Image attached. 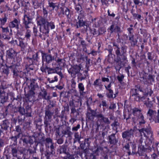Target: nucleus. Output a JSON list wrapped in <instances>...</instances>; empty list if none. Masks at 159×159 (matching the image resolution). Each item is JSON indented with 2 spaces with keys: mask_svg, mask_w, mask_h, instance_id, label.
Listing matches in <instances>:
<instances>
[{
  "mask_svg": "<svg viewBox=\"0 0 159 159\" xmlns=\"http://www.w3.org/2000/svg\"><path fill=\"white\" fill-rule=\"evenodd\" d=\"M48 6L47 7H52V10H53L55 7H57L56 3L52 2L50 0L48 1Z\"/></svg>",
  "mask_w": 159,
  "mask_h": 159,
  "instance_id": "obj_62",
  "label": "nucleus"
},
{
  "mask_svg": "<svg viewBox=\"0 0 159 159\" xmlns=\"http://www.w3.org/2000/svg\"><path fill=\"white\" fill-rule=\"evenodd\" d=\"M66 156L62 157L63 159H75L77 156L75 154H70L68 152L66 154Z\"/></svg>",
  "mask_w": 159,
  "mask_h": 159,
  "instance_id": "obj_44",
  "label": "nucleus"
},
{
  "mask_svg": "<svg viewBox=\"0 0 159 159\" xmlns=\"http://www.w3.org/2000/svg\"><path fill=\"white\" fill-rule=\"evenodd\" d=\"M112 45L113 46L115 47L114 49L115 50V53L117 57L119 58V60L120 61L122 60L123 61L126 60L127 57L125 54L127 48V47L125 45H123L120 48L119 45L115 42L113 43Z\"/></svg>",
  "mask_w": 159,
  "mask_h": 159,
  "instance_id": "obj_3",
  "label": "nucleus"
},
{
  "mask_svg": "<svg viewBox=\"0 0 159 159\" xmlns=\"http://www.w3.org/2000/svg\"><path fill=\"white\" fill-rule=\"evenodd\" d=\"M8 100L7 94L5 95H0V103L4 104L7 102Z\"/></svg>",
  "mask_w": 159,
  "mask_h": 159,
  "instance_id": "obj_50",
  "label": "nucleus"
},
{
  "mask_svg": "<svg viewBox=\"0 0 159 159\" xmlns=\"http://www.w3.org/2000/svg\"><path fill=\"white\" fill-rule=\"evenodd\" d=\"M23 145L26 146L28 144H32L34 143V141L30 137H27L22 139Z\"/></svg>",
  "mask_w": 159,
  "mask_h": 159,
  "instance_id": "obj_32",
  "label": "nucleus"
},
{
  "mask_svg": "<svg viewBox=\"0 0 159 159\" xmlns=\"http://www.w3.org/2000/svg\"><path fill=\"white\" fill-rule=\"evenodd\" d=\"M43 3L41 0H34L33 2V5L34 9H38L40 7Z\"/></svg>",
  "mask_w": 159,
  "mask_h": 159,
  "instance_id": "obj_38",
  "label": "nucleus"
},
{
  "mask_svg": "<svg viewBox=\"0 0 159 159\" xmlns=\"http://www.w3.org/2000/svg\"><path fill=\"white\" fill-rule=\"evenodd\" d=\"M47 95V93L45 90H44L39 93V96L40 98L48 101L51 98L50 96Z\"/></svg>",
  "mask_w": 159,
  "mask_h": 159,
  "instance_id": "obj_28",
  "label": "nucleus"
},
{
  "mask_svg": "<svg viewBox=\"0 0 159 159\" xmlns=\"http://www.w3.org/2000/svg\"><path fill=\"white\" fill-rule=\"evenodd\" d=\"M114 66L116 71H119L122 67L121 62L119 61H116Z\"/></svg>",
  "mask_w": 159,
  "mask_h": 159,
  "instance_id": "obj_56",
  "label": "nucleus"
},
{
  "mask_svg": "<svg viewBox=\"0 0 159 159\" xmlns=\"http://www.w3.org/2000/svg\"><path fill=\"white\" fill-rule=\"evenodd\" d=\"M54 105L50 103L46 106L45 110V116L44 119L51 120L52 118V116L54 114L53 110Z\"/></svg>",
  "mask_w": 159,
  "mask_h": 159,
  "instance_id": "obj_11",
  "label": "nucleus"
},
{
  "mask_svg": "<svg viewBox=\"0 0 159 159\" xmlns=\"http://www.w3.org/2000/svg\"><path fill=\"white\" fill-rule=\"evenodd\" d=\"M75 139L74 141V143H75L77 142H78L80 143V139H81V136L79 134L78 132H75L74 133Z\"/></svg>",
  "mask_w": 159,
  "mask_h": 159,
  "instance_id": "obj_46",
  "label": "nucleus"
},
{
  "mask_svg": "<svg viewBox=\"0 0 159 159\" xmlns=\"http://www.w3.org/2000/svg\"><path fill=\"white\" fill-rule=\"evenodd\" d=\"M9 68L11 69V71L12 72L13 74V77L15 79H16L18 76L20 77V75L22 74L20 73L21 72H23V71L19 72L18 71L16 67V65L14 64H12L10 65L9 66Z\"/></svg>",
  "mask_w": 159,
  "mask_h": 159,
  "instance_id": "obj_21",
  "label": "nucleus"
},
{
  "mask_svg": "<svg viewBox=\"0 0 159 159\" xmlns=\"http://www.w3.org/2000/svg\"><path fill=\"white\" fill-rule=\"evenodd\" d=\"M139 75L140 78L142 79L141 80L145 84L149 83V82L148 81V74L144 72H141L139 73Z\"/></svg>",
  "mask_w": 159,
  "mask_h": 159,
  "instance_id": "obj_30",
  "label": "nucleus"
},
{
  "mask_svg": "<svg viewBox=\"0 0 159 159\" xmlns=\"http://www.w3.org/2000/svg\"><path fill=\"white\" fill-rule=\"evenodd\" d=\"M112 82L111 81L107 85H104V87L106 90L108 92L107 93L106 95L108 98H112L113 96V91L111 89Z\"/></svg>",
  "mask_w": 159,
  "mask_h": 159,
  "instance_id": "obj_19",
  "label": "nucleus"
},
{
  "mask_svg": "<svg viewBox=\"0 0 159 159\" xmlns=\"http://www.w3.org/2000/svg\"><path fill=\"white\" fill-rule=\"evenodd\" d=\"M20 24V20L19 19L14 18L9 24V27L10 28H16L18 30L19 25Z\"/></svg>",
  "mask_w": 159,
  "mask_h": 159,
  "instance_id": "obj_17",
  "label": "nucleus"
},
{
  "mask_svg": "<svg viewBox=\"0 0 159 159\" xmlns=\"http://www.w3.org/2000/svg\"><path fill=\"white\" fill-rule=\"evenodd\" d=\"M136 133L139 134L141 136L143 135L146 138V141H148V145H151L153 143V138L152 137V132L151 131L150 127L149 126L147 128H143L141 129H137Z\"/></svg>",
  "mask_w": 159,
  "mask_h": 159,
  "instance_id": "obj_2",
  "label": "nucleus"
},
{
  "mask_svg": "<svg viewBox=\"0 0 159 159\" xmlns=\"http://www.w3.org/2000/svg\"><path fill=\"white\" fill-rule=\"evenodd\" d=\"M33 33L34 34L35 36L39 37L42 39L45 40L46 39V37H48L49 36V33H47L44 34L41 31H40V32H39L35 26L33 27Z\"/></svg>",
  "mask_w": 159,
  "mask_h": 159,
  "instance_id": "obj_15",
  "label": "nucleus"
},
{
  "mask_svg": "<svg viewBox=\"0 0 159 159\" xmlns=\"http://www.w3.org/2000/svg\"><path fill=\"white\" fill-rule=\"evenodd\" d=\"M35 94L34 91L30 89L28 93L25 95L28 101L30 102L34 101L35 100L34 95Z\"/></svg>",
  "mask_w": 159,
  "mask_h": 159,
  "instance_id": "obj_25",
  "label": "nucleus"
},
{
  "mask_svg": "<svg viewBox=\"0 0 159 159\" xmlns=\"http://www.w3.org/2000/svg\"><path fill=\"white\" fill-rule=\"evenodd\" d=\"M16 112H18L22 115H25V109L24 107H16Z\"/></svg>",
  "mask_w": 159,
  "mask_h": 159,
  "instance_id": "obj_47",
  "label": "nucleus"
},
{
  "mask_svg": "<svg viewBox=\"0 0 159 159\" xmlns=\"http://www.w3.org/2000/svg\"><path fill=\"white\" fill-rule=\"evenodd\" d=\"M46 25L48 29H49V27H50L51 29L52 30L55 29V27L54 23L52 21L50 22L48 21Z\"/></svg>",
  "mask_w": 159,
  "mask_h": 159,
  "instance_id": "obj_59",
  "label": "nucleus"
},
{
  "mask_svg": "<svg viewBox=\"0 0 159 159\" xmlns=\"http://www.w3.org/2000/svg\"><path fill=\"white\" fill-rule=\"evenodd\" d=\"M96 110H90V111L88 112L86 116L89 120L93 121L94 117H97Z\"/></svg>",
  "mask_w": 159,
  "mask_h": 159,
  "instance_id": "obj_24",
  "label": "nucleus"
},
{
  "mask_svg": "<svg viewBox=\"0 0 159 159\" xmlns=\"http://www.w3.org/2000/svg\"><path fill=\"white\" fill-rule=\"evenodd\" d=\"M40 70L43 72L46 73V70L48 74L56 73L58 74L62 78L64 76L61 72V69L59 67H56L55 68L49 67L47 65L43 64L42 66L40 68Z\"/></svg>",
  "mask_w": 159,
  "mask_h": 159,
  "instance_id": "obj_6",
  "label": "nucleus"
},
{
  "mask_svg": "<svg viewBox=\"0 0 159 159\" xmlns=\"http://www.w3.org/2000/svg\"><path fill=\"white\" fill-rule=\"evenodd\" d=\"M32 18L29 14H25L22 19V24L25 29H29L30 27L29 25L31 23Z\"/></svg>",
  "mask_w": 159,
  "mask_h": 159,
  "instance_id": "obj_14",
  "label": "nucleus"
},
{
  "mask_svg": "<svg viewBox=\"0 0 159 159\" xmlns=\"http://www.w3.org/2000/svg\"><path fill=\"white\" fill-rule=\"evenodd\" d=\"M157 114V112L156 111L150 108L149 109L147 112V115L149 119L151 120L152 119H154L155 118Z\"/></svg>",
  "mask_w": 159,
  "mask_h": 159,
  "instance_id": "obj_27",
  "label": "nucleus"
},
{
  "mask_svg": "<svg viewBox=\"0 0 159 159\" xmlns=\"http://www.w3.org/2000/svg\"><path fill=\"white\" fill-rule=\"evenodd\" d=\"M86 61V67L87 70L88 71L89 70V67L91 66L90 64V59L88 58V57H85Z\"/></svg>",
  "mask_w": 159,
  "mask_h": 159,
  "instance_id": "obj_58",
  "label": "nucleus"
},
{
  "mask_svg": "<svg viewBox=\"0 0 159 159\" xmlns=\"http://www.w3.org/2000/svg\"><path fill=\"white\" fill-rule=\"evenodd\" d=\"M57 62L58 64V65H59V66L60 67L59 68L61 69L62 67H64L66 65V61L64 59H59L57 60Z\"/></svg>",
  "mask_w": 159,
  "mask_h": 159,
  "instance_id": "obj_43",
  "label": "nucleus"
},
{
  "mask_svg": "<svg viewBox=\"0 0 159 159\" xmlns=\"http://www.w3.org/2000/svg\"><path fill=\"white\" fill-rule=\"evenodd\" d=\"M36 20L37 25L40 26L39 31L44 34L49 33V30L48 29L46 25L48 20L44 17L42 16L38 17Z\"/></svg>",
  "mask_w": 159,
  "mask_h": 159,
  "instance_id": "obj_4",
  "label": "nucleus"
},
{
  "mask_svg": "<svg viewBox=\"0 0 159 159\" xmlns=\"http://www.w3.org/2000/svg\"><path fill=\"white\" fill-rule=\"evenodd\" d=\"M0 125L1 129L6 131H8L9 129L11 130L12 126L10 120L7 119H5L2 121Z\"/></svg>",
  "mask_w": 159,
  "mask_h": 159,
  "instance_id": "obj_16",
  "label": "nucleus"
},
{
  "mask_svg": "<svg viewBox=\"0 0 159 159\" xmlns=\"http://www.w3.org/2000/svg\"><path fill=\"white\" fill-rule=\"evenodd\" d=\"M45 138L42 135H39L38 137H35L34 142L35 143H37L36 145V146L39 143H40L42 146H43L45 143Z\"/></svg>",
  "mask_w": 159,
  "mask_h": 159,
  "instance_id": "obj_23",
  "label": "nucleus"
},
{
  "mask_svg": "<svg viewBox=\"0 0 159 159\" xmlns=\"http://www.w3.org/2000/svg\"><path fill=\"white\" fill-rule=\"evenodd\" d=\"M67 146L65 145H63L59 147V153L66 154L68 152L67 150Z\"/></svg>",
  "mask_w": 159,
  "mask_h": 159,
  "instance_id": "obj_42",
  "label": "nucleus"
},
{
  "mask_svg": "<svg viewBox=\"0 0 159 159\" xmlns=\"http://www.w3.org/2000/svg\"><path fill=\"white\" fill-rule=\"evenodd\" d=\"M134 130L131 128L122 132V137L123 139L129 141L134 137Z\"/></svg>",
  "mask_w": 159,
  "mask_h": 159,
  "instance_id": "obj_12",
  "label": "nucleus"
},
{
  "mask_svg": "<svg viewBox=\"0 0 159 159\" xmlns=\"http://www.w3.org/2000/svg\"><path fill=\"white\" fill-rule=\"evenodd\" d=\"M75 9L78 12H80V13L78 16L77 19H75L74 22L75 23V26L77 28L84 27L85 30L87 31L88 28L89 27V25L87 23L85 20H84V11L82 10V8L81 6L80 5H76Z\"/></svg>",
  "mask_w": 159,
  "mask_h": 159,
  "instance_id": "obj_1",
  "label": "nucleus"
},
{
  "mask_svg": "<svg viewBox=\"0 0 159 159\" xmlns=\"http://www.w3.org/2000/svg\"><path fill=\"white\" fill-rule=\"evenodd\" d=\"M35 80L34 79L30 80L31 82L30 85L29 86V88L33 91H34L36 88H38V85L37 83H35Z\"/></svg>",
  "mask_w": 159,
  "mask_h": 159,
  "instance_id": "obj_36",
  "label": "nucleus"
},
{
  "mask_svg": "<svg viewBox=\"0 0 159 159\" xmlns=\"http://www.w3.org/2000/svg\"><path fill=\"white\" fill-rule=\"evenodd\" d=\"M13 103H9L8 105L5 107V113L6 115L9 113H13L16 112V107H14L12 104Z\"/></svg>",
  "mask_w": 159,
  "mask_h": 159,
  "instance_id": "obj_20",
  "label": "nucleus"
},
{
  "mask_svg": "<svg viewBox=\"0 0 159 159\" xmlns=\"http://www.w3.org/2000/svg\"><path fill=\"white\" fill-rule=\"evenodd\" d=\"M144 104L149 109L151 108L152 107V102L149 101V98H147V100L144 101Z\"/></svg>",
  "mask_w": 159,
  "mask_h": 159,
  "instance_id": "obj_48",
  "label": "nucleus"
},
{
  "mask_svg": "<svg viewBox=\"0 0 159 159\" xmlns=\"http://www.w3.org/2000/svg\"><path fill=\"white\" fill-rule=\"evenodd\" d=\"M26 31L25 34V38L27 40L30 39L32 34L31 30L29 29H25Z\"/></svg>",
  "mask_w": 159,
  "mask_h": 159,
  "instance_id": "obj_54",
  "label": "nucleus"
},
{
  "mask_svg": "<svg viewBox=\"0 0 159 159\" xmlns=\"http://www.w3.org/2000/svg\"><path fill=\"white\" fill-rule=\"evenodd\" d=\"M103 148L101 146H97L95 148L94 151V153L97 155H99L103 151Z\"/></svg>",
  "mask_w": 159,
  "mask_h": 159,
  "instance_id": "obj_41",
  "label": "nucleus"
},
{
  "mask_svg": "<svg viewBox=\"0 0 159 159\" xmlns=\"http://www.w3.org/2000/svg\"><path fill=\"white\" fill-rule=\"evenodd\" d=\"M82 66L81 64L71 66V67L68 69V72L73 78L76 77V75L81 70H82Z\"/></svg>",
  "mask_w": 159,
  "mask_h": 159,
  "instance_id": "obj_9",
  "label": "nucleus"
},
{
  "mask_svg": "<svg viewBox=\"0 0 159 159\" xmlns=\"http://www.w3.org/2000/svg\"><path fill=\"white\" fill-rule=\"evenodd\" d=\"M93 85L95 87H98L101 90L102 89L103 86L102 81H101L99 78L96 80L94 81Z\"/></svg>",
  "mask_w": 159,
  "mask_h": 159,
  "instance_id": "obj_35",
  "label": "nucleus"
},
{
  "mask_svg": "<svg viewBox=\"0 0 159 159\" xmlns=\"http://www.w3.org/2000/svg\"><path fill=\"white\" fill-rule=\"evenodd\" d=\"M131 111L132 114L135 117L133 118V121L134 123L136 122L135 118L136 117L140 125L145 123L144 117L141 112V109L135 107L132 109Z\"/></svg>",
  "mask_w": 159,
  "mask_h": 159,
  "instance_id": "obj_5",
  "label": "nucleus"
},
{
  "mask_svg": "<svg viewBox=\"0 0 159 159\" xmlns=\"http://www.w3.org/2000/svg\"><path fill=\"white\" fill-rule=\"evenodd\" d=\"M68 94L71 93L75 96H78V92L75 88H72L67 92Z\"/></svg>",
  "mask_w": 159,
  "mask_h": 159,
  "instance_id": "obj_55",
  "label": "nucleus"
},
{
  "mask_svg": "<svg viewBox=\"0 0 159 159\" xmlns=\"http://www.w3.org/2000/svg\"><path fill=\"white\" fill-rule=\"evenodd\" d=\"M88 70H84L82 73L80 72H78L77 74L78 79H79L80 81L85 80L87 76L88 72Z\"/></svg>",
  "mask_w": 159,
  "mask_h": 159,
  "instance_id": "obj_26",
  "label": "nucleus"
},
{
  "mask_svg": "<svg viewBox=\"0 0 159 159\" xmlns=\"http://www.w3.org/2000/svg\"><path fill=\"white\" fill-rule=\"evenodd\" d=\"M19 44H17V45L21 48V51H24L27 46V44L25 43L21 38L19 39Z\"/></svg>",
  "mask_w": 159,
  "mask_h": 159,
  "instance_id": "obj_40",
  "label": "nucleus"
},
{
  "mask_svg": "<svg viewBox=\"0 0 159 159\" xmlns=\"http://www.w3.org/2000/svg\"><path fill=\"white\" fill-rule=\"evenodd\" d=\"M1 28L2 29V34H12V33H11L12 30H11V32H10L9 31V29L8 27L4 28L2 26H1Z\"/></svg>",
  "mask_w": 159,
  "mask_h": 159,
  "instance_id": "obj_51",
  "label": "nucleus"
},
{
  "mask_svg": "<svg viewBox=\"0 0 159 159\" xmlns=\"http://www.w3.org/2000/svg\"><path fill=\"white\" fill-rule=\"evenodd\" d=\"M78 88L79 91L81 95L82 94L84 93L85 89L83 84L82 83H80L78 84Z\"/></svg>",
  "mask_w": 159,
  "mask_h": 159,
  "instance_id": "obj_49",
  "label": "nucleus"
},
{
  "mask_svg": "<svg viewBox=\"0 0 159 159\" xmlns=\"http://www.w3.org/2000/svg\"><path fill=\"white\" fill-rule=\"evenodd\" d=\"M80 109V108H79L76 109L74 107H72L71 109V114L73 116V117L75 118H78V116L80 115L79 110Z\"/></svg>",
  "mask_w": 159,
  "mask_h": 159,
  "instance_id": "obj_31",
  "label": "nucleus"
},
{
  "mask_svg": "<svg viewBox=\"0 0 159 159\" xmlns=\"http://www.w3.org/2000/svg\"><path fill=\"white\" fill-rule=\"evenodd\" d=\"M11 153L13 156L14 157H20L19 155L23 153V151L22 150H19L17 147L11 148Z\"/></svg>",
  "mask_w": 159,
  "mask_h": 159,
  "instance_id": "obj_22",
  "label": "nucleus"
},
{
  "mask_svg": "<svg viewBox=\"0 0 159 159\" xmlns=\"http://www.w3.org/2000/svg\"><path fill=\"white\" fill-rule=\"evenodd\" d=\"M53 143L52 140L50 138H46L45 142L44 144H45L46 147L48 146L49 145Z\"/></svg>",
  "mask_w": 159,
  "mask_h": 159,
  "instance_id": "obj_63",
  "label": "nucleus"
},
{
  "mask_svg": "<svg viewBox=\"0 0 159 159\" xmlns=\"http://www.w3.org/2000/svg\"><path fill=\"white\" fill-rule=\"evenodd\" d=\"M129 144L130 145L132 148V153L133 154H134L136 152V143L134 141L126 143L124 145L123 148H125L126 150H129Z\"/></svg>",
  "mask_w": 159,
  "mask_h": 159,
  "instance_id": "obj_18",
  "label": "nucleus"
},
{
  "mask_svg": "<svg viewBox=\"0 0 159 159\" xmlns=\"http://www.w3.org/2000/svg\"><path fill=\"white\" fill-rule=\"evenodd\" d=\"M62 134L64 135H66L67 137H71L73 134V133L71 131V128L69 126H67L66 129L62 132Z\"/></svg>",
  "mask_w": 159,
  "mask_h": 159,
  "instance_id": "obj_29",
  "label": "nucleus"
},
{
  "mask_svg": "<svg viewBox=\"0 0 159 159\" xmlns=\"http://www.w3.org/2000/svg\"><path fill=\"white\" fill-rule=\"evenodd\" d=\"M9 65H6V66L4 67L2 69V74H5L7 75H8L9 73Z\"/></svg>",
  "mask_w": 159,
  "mask_h": 159,
  "instance_id": "obj_52",
  "label": "nucleus"
},
{
  "mask_svg": "<svg viewBox=\"0 0 159 159\" xmlns=\"http://www.w3.org/2000/svg\"><path fill=\"white\" fill-rule=\"evenodd\" d=\"M116 130L115 133H112L109 135L107 138L108 143L111 145H116L118 142V138L116 137V134L117 133V128L116 127Z\"/></svg>",
  "mask_w": 159,
  "mask_h": 159,
  "instance_id": "obj_13",
  "label": "nucleus"
},
{
  "mask_svg": "<svg viewBox=\"0 0 159 159\" xmlns=\"http://www.w3.org/2000/svg\"><path fill=\"white\" fill-rule=\"evenodd\" d=\"M20 73L23 74V75H22L21 74H20V78H25L24 80L25 81V83H26L27 84H29L30 80L29 78L27 77V74H28V73L26 72H21Z\"/></svg>",
  "mask_w": 159,
  "mask_h": 159,
  "instance_id": "obj_45",
  "label": "nucleus"
},
{
  "mask_svg": "<svg viewBox=\"0 0 159 159\" xmlns=\"http://www.w3.org/2000/svg\"><path fill=\"white\" fill-rule=\"evenodd\" d=\"M25 61H26L27 65H29L30 66H31V65L33 64L34 60L32 58L27 57L25 59Z\"/></svg>",
  "mask_w": 159,
  "mask_h": 159,
  "instance_id": "obj_57",
  "label": "nucleus"
},
{
  "mask_svg": "<svg viewBox=\"0 0 159 159\" xmlns=\"http://www.w3.org/2000/svg\"><path fill=\"white\" fill-rule=\"evenodd\" d=\"M63 15H65L66 16L68 19H70L71 17L70 14V10L67 7L61 8Z\"/></svg>",
  "mask_w": 159,
  "mask_h": 159,
  "instance_id": "obj_34",
  "label": "nucleus"
},
{
  "mask_svg": "<svg viewBox=\"0 0 159 159\" xmlns=\"http://www.w3.org/2000/svg\"><path fill=\"white\" fill-rule=\"evenodd\" d=\"M17 54V52L12 48H10L7 50L6 56L7 64H13V63L15 62V58L16 57Z\"/></svg>",
  "mask_w": 159,
  "mask_h": 159,
  "instance_id": "obj_7",
  "label": "nucleus"
},
{
  "mask_svg": "<svg viewBox=\"0 0 159 159\" xmlns=\"http://www.w3.org/2000/svg\"><path fill=\"white\" fill-rule=\"evenodd\" d=\"M54 143H52L51 144L49 145L48 146L46 147L47 148H50V152L51 154H53L55 153V147L54 146Z\"/></svg>",
  "mask_w": 159,
  "mask_h": 159,
  "instance_id": "obj_61",
  "label": "nucleus"
},
{
  "mask_svg": "<svg viewBox=\"0 0 159 159\" xmlns=\"http://www.w3.org/2000/svg\"><path fill=\"white\" fill-rule=\"evenodd\" d=\"M48 7L47 6L46 7H44V3H43V13L44 17H46L48 13Z\"/></svg>",
  "mask_w": 159,
  "mask_h": 159,
  "instance_id": "obj_60",
  "label": "nucleus"
},
{
  "mask_svg": "<svg viewBox=\"0 0 159 159\" xmlns=\"http://www.w3.org/2000/svg\"><path fill=\"white\" fill-rule=\"evenodd\" d=\"M7 18L5 16L4 17L0 18V25L2 26L4 25L7 22Z\"/></svg>",
  "mask_w": 159,
  "mask_h": 159,
  "instance_id": "obj_64",
  "label": "nucleus"
},
{
  "mask_svg": "<svg viewBox=\"0 0 159 159\" xmlns=\"http://www.w3.org/2000/svg\"><path fill=\"white\" fill-rule=\"evenodd\" d=\"M7 96L9 98V97L10 98L11 101V103H13L15 100V98L14 97V94L13 92H10L7 93Z\"/></svg>",
  "mask_w": 159,
  "mask_h": 159,
  "instance_id": "obj_53",
  "label": "nucleus"
},
{
  "mask_svg": "<svg viewBox=\"0 0 159 159\" xmlns=\"http://www.w3.org/2000/svg\"><path fill=\"white\" fill-rule=\"evenodd\" d=\"M70 105L72 107H74V108H75L79 106H81V102L80 100L77 101L75 100H73L72 101L70 102Z\"/></svg>",
  "mask_w": 159,
  "mask_h": 159,
  "instance_id": "obj_39",
  "label": "nucleus"
},
{
  "mask_svg": "<svg viewBox=\"0 0 159 159\" xmlns=\"http://www.w3.org/2000/svg\"><path fill=\"white\" fill-rule=\"evenodd\" d=\"M129 40L130 41L131 46L132 47H134L137 44V40L134 38V35H129Z\"/></svg>",
  "mask_w": 159,
  "mask_h": 159,
  "instance_id": "obj_37",
  "label": "nucleus"
},
{
  "mask_svg": "<svg viewBox=\"0 0 159 159\" xmlns=\"http://www.w3.org/2000/svg\"><path fill=\"white\" fill-rule=\"evenodd\" d=\"M120 27L117 25H115L114 24H112L111 25L110 27L108 28V29L111 31V34H112L113 32H119L120 31Z\"/></svg>",
  "mask_w": 159,
  "mask_h": 159,
  "instance_id": "obj_33",
  "label": "nucleus"
},
{
  "mask_svg": "<svg viewBox=\"0 0 159 159\" xmlns=\"http://www.w3.org/2000/svg\"><path fill=\"white\" fill-rule=\"evenodd\" d=\"M98 120L97 123V128L96 130L98 131L100 126H103L104 124L109 125L110 121L108 117L104 116L102 113H99L97 115Z\"/></svg>",
  "mask_w": 159,
  "mask_h": 159,
  "instance_id": "obj_8",
  "label": "nucleus"
},
{
  "mask_svg": "<svg viewBox=\"0 0 159 159\" xmlns=\"http://www.w3.org/2000/svg\"><path fill=\"white\" fill-rule=\"evenodd\" d=\"M41 53L42 64H44L45 65H47L51 63L53 60L56 59V57L54 56H53L50 54L44 52L43 51H41Z\"/></svg>",
  "mask_w": 159,
  "mask_h": 159,
  "instance_id": "obj_10",
  "label": "nucleus"
}]
</instances>
